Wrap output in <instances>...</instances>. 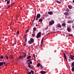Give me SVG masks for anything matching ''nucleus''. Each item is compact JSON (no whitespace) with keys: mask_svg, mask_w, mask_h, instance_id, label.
<instances>
[{"mask_svg":"<svg viewBox=\"0 0 74 74\" xmlns=\"http://www.w3.org/2000/svg\"><path fill=\"white\" fill-rule=\"evenodd\" d=\"M66 54L68 55V56L69 58L71 59H72V60H74V56L70 55V53H69L68 52H66Z\"/></svg>","mask_w":74,"mask_h":74,"instance_id":"1","label":"nucleus"},{"mask_svg":"<svg viewBox=\"0 0 74 74\" xmlns=\"http://www.w3.org/2000/svg\"><path fill=\"white\" fill-rule=\"evenodd\" d=\"M10 7V6H9L8 7V8H7V9H8L9 8V7Z\"/></svg>","mask_w":74,"mask_h":74,"instance_id":"53","label":"nucleus"},{"mask_svg":"<svg viewBox=\"0 0 74 74\" xmlns=\"http://www.w3.org/2000/svg\"><path fill=\"white\" fill-rule=\"evenodd\" d=\"M30 40L31 42H34V39L33 38H31Z\"/></svg>","mask_w":74,"mask_h":74,"instance_id":"10","label":"nucleus"},{"mask_svg":"<svg viewBox=\"0 0 74 74\" xmlns=\"http://www.w3.org/2000/svg\"><path fill=\"white\" fill-rule=\"evenodd\" d=\"M42 19H40L39 20V22H42Z\"/></svg>","mask_w":74,"mask_h":74,"instance_id":"21","label":"nucleus"},{"mask_svg":"<svg viewBox=\"0 0 74 74\" xmlns=\"http://www.w3.org/2000/svg\"><path fill=\"white\" fill-rule=\"evenodd\" d=\"M30 58H31V56H28L27 58V59H30Z\"/></svg>","mask_w":74,"mask_h":74,"instance_id":"15","label":"nucleus"},{"mask_svg":"<svg viewBox=\"0 0 74 74\" xmlns=\"http://www.w3.org/2000/svg\"><path fill=\"white\" fill-rule=\"evenodd\" d=\"M29 63H30V64H32V62L31 61H29Z\"/></svg>","mask_w":74,"mask_h":74,"instance_id":"40","label":"nucleus"},{"mask_svg":"<svg viewBox=\"0 0 74 74\" xmlns=\"http://www.w3.org/2000/svg\"><path fill=\"white\" fill-rule=\"evenodd\" d=\"M34 60L35 61H36V58H34Z\"/></svg>","mask_w":74,"mask_h":74,"instance_id":"57","label":"nucleus"},{"mask_svg":"<svg viewBox=\"0 0 74 74\" xmlns=\"http://www.w3.org/2000/svg\"><path fill=\"white\" fill-rule=\"evenodd\" d=\"M28 64H29L28 65H30V62H28Z\"/></svg>","mask_w":74,"mask_h":74,"instance_id":"46","label":"nucleus"},{"mask_svg":"<svg viewBox=\"0 0 74 74\" xmlns=\"http://www.w3.org/2000/svg\"><path fill=\"white\" fill-rule=\"evenodd\" d=\"M5 58H6V59H8V56H5Z\"/></svg>","mask_w":74,"mask_h":74,"instance_id":"22","label":"nucleus"},{"mask_svg":"<svg viewBox=\"0 0 74 74\" xmlns=\"http://www.w3.org/2000/svg\"><path fill=\"white\" fill-rule=\"evenodd\" d=\"M42 42H43V40H42L41 41V44H42Z\"/></svg>","mask_w":74,"mask_h":74,"instance_id":"44","label":"nucleus"},{"mask_svg":"<svg viewBox=\"0 0 74 74\" xmlns=\"http://www.w3.org/2000/svg\"><path fill=\"white\" fill-rule=\"evenodd\" d=\"M8 0H5V2H6V1H8Z\"/></svg>","mask_w":74,"mask_h":74,"instance_id":"56","label":"nucleus"},{"mask_svg":"<svg viewBox=\"0 0 74 74\" xmlns=\"http://www.w3.org/2000/svg\"><path fill=\"white\" fill-rule=\"evenodd\" d=\"M34 66H32V67H31V69H34Z\"/></svg>","mask_w":74,"mask_h":74,"instance_id":"27","label":"nucleus"},{"mask_svg":"<svg viewBox=\"0 0 74 74\" xmlns=\"http://www.w3.org/2000/svg\"><path fill=\"white\" fill-rule=\"evenodd\" d=\"M55 22H54V21H52L51 22H50L49 23V26H51V25H52L53 23H54Z\"/></svg>","mask_w":74,"mask_h":74,"instance_id":"4","label":"nucleus"},{"mask_svg":"<svg viewBox=\"0 0 74 74\" xmlns=\"http://www.w3.org/2000/svg\"><path fill=\"white\" fill-rule=\"evenodd\" d=\"M29 60L30 61V60H31V59H29Z\"/></svg>","mask_w":74,"mask_h":74,"instance_id":"60","label":"nucleus"},{"mask_svg":"<svg viewBox=\"0 0 74 74\" xmlns=\"http://www.w3.org/2000/svg\"><path fill=\"white\" fill-rule=\"evenodd\" d=\"M57 3H58L59 4H60L61 3V2H59V1H57Z\"/></svg>","mask_w":74,"mask_h":74,"instance_id":"31","label":"nucleus"},{"mask_svg":"<svg viewBox=\"0 0 74 74\" xmlns=\"http://www.w3.org/2000/svg\"><path fill=\"white\" fill-rule=\"evenodd\" d=\"M20 57L21 58H23V56H20Z\"/></svg>","mask_w":74,"mask_h":74,"instance_id":"48","label":"nucleus"},{"mask_svg":"<svg viewBox=\"0 0 74 74\" xmlns=\"http://www.w3.org/2000/svg\"><path fill=\"white\" fill-rule=\"evenodd\" d=\"M32 36H33V37H34V36H35V34H32Z\"/></svg>","mask_w":74,"mask_h":74,"instance_id":"39","label":"nucleus"},{"mask_svg":"<svg viewBox=\"0 0 74 74\" xmlns=\"http://www.w3.org/2000/svg\"><path fill=\"white\" fill-rule=\"evenodd\" d=\"M74 66V62H73L71 64V67H73Z\"/></svg>","mask_w":74,"mask_h":74,"instance_id":"12","label":"nucleus"},{"mask_svg":"<svg viewBox=\"0 0 74 74\" xmlns=\"http://www.w3.org/2000/svg\"><path fill=\"white\" fill-rule=\"evenodd\" d=\"M26 35H25L24 36V38H26Z\"/></svg>","mask_w":74,"mask_h":74,"instance_id":"45","label":"nucleus"},{"mask_svg":"<svg viewBox=\"0 0 74 74\" xmlns=\"http://www.w3.org/2000/svg\"><path fill=\"white\" fill-rule=\"evenodd\" d=\"M50 33H48L47 34H50Z\"/></svg>","mask_w":74,"mask_h":74,"instance_id":"62","label":"nucleus"},{"mask_svg":"<svg viewBox=\"0 0 74 74\" xmlns=\"http://www.w3.org/2000/svg\"><path fill=\"white\" fill-rule=\"evenodd\" d=\"M62 26H66V23H64L62 24Z\"/></svg>","mask_w":74,"mask_h":74,"instance_id":"19","label":"nucleus"},{"mask_svg":"<svg viewBox=\"0 0 74 74\" xmlns=\"http://www.w3.org/2000/svg\"><path fill=\"white\" fill-rule=\"evenodd\" d=\"M57 26L58 27H62V25L60 24H58Z\"/></svg>","mask_w":74,"mask_h":74,"instance_id":"11","label":"nucleus"},{"mask_svg":"<svg viewBox=\"0 0 74 74\" xmlns=\"http://www.w3.org/2000/svg\"><path fill=\"white\" fill-rule=\"evenodd\" d=\"M70 36H71V37H72L73 36V34H69Z\"/></svg>","mask_w":74,"mask_h":74,"instance_id":"38","label":"nucleus"},{"mask_svg":"<svg viewBox=\"0 0 74 74\" xmlns=\"http://www.w3.org/2000/svg\"><path fill=\"white\" fill-rule=\"evenodd\" d=\"M47 72L45 71H41L40 72V73H41V74H46Z\"/></svg>","mask_w":74,"mask_h":74,"instance_id":"5","label":"nucleus"},{"mask_svg":"<svg viewBox=\"0 0 74 74\" xmlns=\"http://www.w3.org/2000/svg\"><path fill=\"white\" fill-rule=\"evenodd\" d=\"M41 32H40L37 34L36 37L37 38H39V37H41Z\"/></svg>","mask_w":74,"mask_h":74,"instance_id":"3","label":"nucleus"},{"mask_svg":"<svg viewBox=\"0 0 74 74\" xmlns=\"http://www.w3.org/2000/svg\"><path fill=\"white\" fill-rule=\"evenodd\" d=\"M29 31V29H27L26 31V32H27Z\"/></svg>","mask_w":74,"mask_h":74,"instance_id":"51","label":"nucleus"},{"mask_svg":"<svg viewBox=\"0 0 74 74\" xmlns=\"http://www.w3.org/2000/svg\"><path fill=\"white\" fill-rule=\"evenodd\" d=\"M64 58L65 59H66L67 60V57H66V54H65V53H64Z\"/></svg>","mask_w":74,"mask_h":74,"instance_id":"7","label":"nucleus"},{"mask_svg":"<svg viewBox=\"0 0 74 74\" xmlns=\"http://www.w3.org/2000/svg\"><path fill=\"white\" fill-rule=\"evenodd\" d=\"M3 62H0V66H3Z\"/></svg>","mask_w":74,"mask_h":74,"instance_id":"13","label":"nucleus"},{"mask_svg":"<svg viewBox=\"0 0 74 74\" xmlns=\"http://www.w3.org/2000/svg\"><path fill=\"white\" fill-rule=\"evenodd\" d=\"M33 29L34 30H35V31H36V27H34Z\"/></svg>","mask_w":74,"mask_h":74,"instance_id":"24","label":"nucleus"},{"mask_svg":"<svg viewBox=\"0 0 74 74\" xmlns=\"http://www.w3.org/2000/svg\"><path fill=\"white\" fill-rule=\"evenodd\" d=\"M35 16H36V12L35 13Z\"/></svg>","mask_w":74,"mask_h":74,"instance_id":"52","label":"nucleus"},{"mask_svg":"<svg viewBox=\"0 0 74 74\" xmlns=\"http://www.w3.org/2000/svg\"><path fill=\"white\" fill-rule=\"evenodd\" d=\"M48 14H49V15H53V13L52 12L50 11L48 12Z\"/></svg>","mask_w":74,"mask_h":74,"instance_id":"6","label":"nucleus"},{"mask_svg":"<svg viewBox=\"0 0 74 74\" xmlns=\"http://www.w3.org/2000/svg\"><path fill=\"white\" fill-rule=\"evenodd\" d=\"M40 63H38V64H37V66L38 67H40Z\"/></svg>","mask_w":74,"mask_h":74,"instance_id":"20","label":"nucleus"},{"mask_svg":"<svg viewBox=\"0 0 74 74\" xmlns=\"http://www.w3.org/2000/svg\"><path fill=\"white\" fill-rule=\"evenodd\" d=\"M68 23H71V21H68Z\"/></svg>","mask_w":74,"mask_h":74,"instance_id":"29","label":"nucleus"},{"mask_svg":"<svg viewBox=\"0 0 74 74\" xmlns=\"http://www.w3.org/2000/svg\"><path fill=\"white\" fill-rule=\"evenodd\" d=\"M68 7L69 9H71L72 8V6L70 5H68Z\"/></svg>","mask_w":74,"mask_h":74,"instance_id":"9","label":"nucleus"},{"mask_svg":"<svg viewBox=\"0 0 74 74\" xmlns=\"http://www.w3.org/2000/svg\"><path fill=\"white\" fill-rule=\"evenodd\" d=\"M36 16H34V19H36Z\"/></svg>","mask_w":74,"mask_h":74,"instance_id":"49","label":"nucleus"},{"mask_svg":"<svg viewBox=\"0 0 74 74\" xmlns=\"http://www.w3.org/2000/svg\"><path fill=\"white\" fill-rule=\"evenodd\" d=\"M73 28H74V26H73Z\"/></svg>","mask_w":74,"mask_h":74,"instance_id":"64","label":"nucleus"},{"mask_svg":"<svg viewBox=\"0 0 74 74\" xmlns=\"http://www.w3.org/2000/svg\"><path fill=\"white\" fill-rule=\"evenodd\" d=\"M15 3L14 2L11 5H13V4H14Z\"/></svg>","mask_w":74,"mask_h":74,"instance_id":"50","label":"nucleus"},{"mask_svg":"<svg viewBox=\"0 0 74 74\" xmlns=\"http://www.w3.org/2000/svg\"><path fill=\"white\" fill-rule=\"evenodd\" d=\"M73 3H74V0H73Z\"/></svg>","mask_w":74,"mask_h":74,"instance_id":"61","label":"nucleus"},{"mask_svg":"<svg viewBox=\"0 0 74 74\" xmlns=\"http://www.w3.org/2000/svg\"><path fill=\"white\" fill-rule=\"evenodd\" d=\"M4 57H3V56H1L0 57V59H3V58Z\"/></svg>","mask_w":74,"mask_h":74,"instance_id":"28","label":"nucleus"},{"mask_svg":"<svg viewBox=\"0 0 74 74\" xmlns=\"http://www.w3.org/2000/svg\"><path fill=\"white\" fill-rule=\"evenodd\" d=\"M28 74H32V73H31V72H29L28 73Z\"/></svg>","mask_w":74,"mask_h":74,"instance_id":"41","label":"nucleus"},{"mask_svg":"<svg viewBox=\"0 0 74 74\" xmlns=\"http://www.w3.org/2000/svg\"><path fill=\"white\" fill-rule=\"evenodd\" d=\"M9 58H10V59H13L12 56V55H10L9 57Z\"/></svg>","mask_w":74,"mask_h":74,"instance_id":"16","label":"nucleus"},{"mask_svg":"<svg viewBox=\"0 0 74 74\" xmlns=\"http://www.w3.org/2000/svg\"><path fill=\"white\" fill-rule=\"evenodd\" d=\"M50 33H48L47 34H50Z\"/></svg>","mask_w":74,"mask_h":74,"instance_id":"63","label":"nucleus"},{"mask_svg":"<svg viewBox=\"0 0 74 74\" xmlns=\"http://www.w3.org/2000/svg\"><path fill=\"white\" fill-rule=\"evenodd\" d=\"M23 53V57L24 58H25V56H26V53Z\"/></svg>","mask_w":74,"mask_h":74,"instance_id":"18","label":"nucleus"},{"mask_svg":"<svg viewBox=\"0 0 74 74\" xmlns=\"http://www.w3.org/2000/svg\"><path fill=\"white\" fill-rule=\"evenodd\" d=\"M26 41H27V38H25V42H26Z\"/></svg>","mask_w":74,"mask_h":74,"instance_id":"32","label":"nucleus"},{"mask_svg":"<svg viewBox=\"0 0 74 74\" xmlns=\"http://www.w3.org/2000/svg\"><path fill=\"white\" fill-rule=\"evenodd\" d=\"M68 14H69V13H68V12H66L64 13V15H67Z\"/></svg>","mask_w":74,"mask_h":74,"instance_id":"14","label":"nucleus"},{"mask_svg":"<svg viewBox=\"0 0 74 74\" xmlns=\"http://www.w3.org/2000/svg\"><path fill=\"white\" fill-rule=\"evenodd\" d=\"M26 45V44H24V46H25Z\"/></svg>","mask_w":74,"mask_h":74,"instance_id":"55","label":"nucleus"},{"mask_svg":"<svg viewBox=\"0 0 74 74\" xmlns=\"http://www.w3.org/2000/svg\"><path fill=\"white\" fill-rule=\"evenodd\" d=\"M40 67H42V68H43L42 66V64H40Z\"/></svg>","mask_w":74,"mask_h":74,"instance_id":"43","label":"nucleus"},{"mask_svg":"<svg viewBox=\"0 0 74 74\" xmlns=\"http://www.w3.org/2000/svg\"><path fill=\"white\" fill-rule=\"evenodd\" d=\"M41 16V14H37V16H36V21L38 20V18H40V17Z\"/></svg>","mask_w":74,"mask_h":74,"instance_id":"2","label":"nucleus"},{"mask_svg":"<svg viewBox=\"0 0 74 74\" xmlns=\"http://www.w3.org/2000/svg\"><path fill=\"white\" fill-rule=\"evenodd\" d=\"M43 40H44L43 38H42V41H43Z\"/></svg>","mask_w":74,"mask_h":74,"instance_id":"59","label":"nucleus"},{"mask_svg":"<svg viewBox=\"0 0 74 74\" xmlns=\"http://www.w3.org/2000/svg\"><path fill=\"white\" fill-rule=\"evenodd\" d=\"M3 64H4V65L6 64H5V62H3Z\"/></svg>","mask_w":74,"mask_h":74,"instance_id":"47","label":"nucleus"},{"mask_svg":"<svg viewBox=\"0 0 74 74\" xmlns=\"http://www.w3.org/2000/svg\"><path fill=\"white\" fill-rule=\"evenodd\" d=\"M17 34H19V32L18 31L17 32H16Z\"/></svg>","mask_w":74,"mask_h":74,"instance_id":"37","label":"nucleus"},{"mask_svg":"<svg viewBox=\"0 0 74 74\" xmlns=\"http://www.w3.org/2000/svg\"><path fill=\"white\" fill-rule=\"evenodd\" d=\"M66 11H67V12H69V9H67L66 10Z\"/></svg>","mask_w":74,"mask_h":74,"instance_id":"33","label":"nucleus"},{"mask_svg":"<svg viewBox=\"0 0 74 74\" xmlns=\"http://www.w3.org/2000/svg\"><path fill=\"white\" fill-rule=\"evenodd\" d=\"M35 21V18H34V20H33V21Z\"/></svg>","mask_w":74,"mask_h":74,"instance_id":"58","label":"nucleus"},{"mask_svg":"<svg viewBox=\"0 0 74 74\" xmlns=\"http://www.w3.org/2000/svg\"><path fill=\"white\" fill-rule=\"evenodd\" d=\"M33 56L34 58H36V56H35V54L34 53L33 54Z\"/></svg>","mask_w":74,"mask_h":74,"instance_id":"35","label":"nucleus"},{"mask_svg":"<svg viewBox=\"0 0 74 74\" xmlns=\"http://www.w3.org/2000/svg\"><path fill=\"white\" fill-rule=\"evenodd\" d=\"M48 29V27H47L45 28V30H47V29Z\"/></svg>","mask_w":74,"mask_h":74,"instance_id":"26","label":"nucleus"},{"mask_svg":"<svg viewBox=\"0 0 74 74\" xmlns=\"http://www.w3.org/2000/svg\"><path fill=\"white\" fill-rule=\"evenodd\" d=\"M10 1H7V4H8L10 3Z\"/></svg>","mask_w":74,"mask_h":74,"instance_id":"30","label":"nucleus"},{"mask_svg":"<svg viewBox=\"0 0 74 74\" xmlns=\"http://www.w3.org/2000/svg\"><path fill=\"white\" fill-rule=\"evenodd\" d=\"M42 43H41L40 46V47H42Z\"/></svg>","mask_w":74,"mask_h":74,"instance_id":"42","label":"nucleus"},{"mask_svg":"<svg viewBox=\"0 0 74 74\" xmlns=\"http://www.w3.org/2000/svg\"><path fill=\"white\" fill-rule=\"evenodd\" d=\"M28 67L29 68H31V65H28Z\"/></svg>","mask_w":74,"mask_h":74,"instance_id":"36","label":"nucleus"},{"mask_svg":"<svg viewBox=\"0 0 74 74\" xmlns=\"http://www.w3.org/2000/svg\"><path fill=\"white\" fill-rule=\"evenodd\" d=\"M28 42L29 44H32V42H31L30 41H29Z\"/></svg>","mask_w":74,"mask_h":74,"instance_id":"25","label":"nucleus"},{"mask_svg":"<svg viewBox=\"0 0 74 74\" xmlns=\"http://www.w3.org/2000/svg\"><path fill=\"white\" fill-rule=\"evenodd\" d=\"M67 30L69 32H71V28L70 27H68Z\"/></svg>","mask_w":74,"mask_h":74,"instance_id":"8","label":"nucleus"},{"mask_svg":"<svg viewBox=\"0 0 74 74\" xmlns=\"http://www.w3.org/2000/svg\"><path fill=\"white\" fill-rule=\"evenodd\" d=\"M31 73H32V74H34V71H33L32 70H31Z\"/></svg>","mask_w":74,"mask_h":74,"instance_id":"23","label":"nucleus"},{"mask_svg":"<svg viewBox=\"0 0 74 74\" xmlns=\"http://www.w3.org/2000/svg\"><path fill=\"white\" fill-rule=\"evenodd\" d=\"M17 59H21V57H20V56H19V57H18Z\"/></svg>","mask_w":74,"mask_h":74,"instance_id":"34","label":"nucleus"},{"mask_svg":"<svg viewBox=\"0 0 74 74\" xmlns=\"http://www.w3.org/2000/svg\"><path fill=\"white\" fill-rule=\"evenodd\" d=\"M71 70L72 71H73V72L74 71V66L72 67V68L71 69Z\"/></svg>","mask_w":74,"mask_h":74,"instance_id":"17","label":"nucleus"},{"mask_svg":"<svg viewBox=\"0 0 74 74\" xmlns=\"http://www.w3.org/2000/svg\"><path fill=\"white\" fill-rule=\"evenodd\" d=\"M27 62H30V61L29 60H27Z\"/></svg>","mask_w":74,"mask_h":74,"instance_id":"54","label":"nucleus"}]
</instances>
